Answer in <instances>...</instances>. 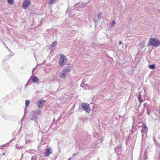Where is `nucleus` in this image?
<instances>
[{
	"label": "nucleus",
	"instance_id": "f8f14e48",
	"mask_svg": "<svg viewBox=\"0 0 160 160\" xmlns=\"http://www.w3.org/2000/svg\"><path fill=\"white\" fill-rule=\"evenodd\" d=\"M8 3L12 5L14 3V1L13 0H8Z\"/></svg>",
	"mask_w": 160,
	"mask_h": 160
},
{
	"label": "nucleus",
	"instance_id": "4468645a",
	"mask_svg": "<svg viewBox=\"0 0 160 160\" xmlns=\"http://www.w3.org/2000/svg\"><path fill=\"white\" fill-rule=\"evenodd\" d=\"M30 102L28 100H26L25 101V104L26 107H28L29 104Z\"/></svg>",
	"mask_w": 160,
	"mask_h": 160
},
{
	"label": "nucleus",
	"instance_id": "ddd939ff",
	"mask_svg": "<svg viewBox=\"0 0 160 160\" xmlns=\"http://www.w3.org/2000/svg\"><path fill=\"white\" fill-rule=\"evenodd\" d=\"M148 67L149 68L153 69L155 68V65H151L148 66Z\"/></svg>",
	"mask_w": 160,
	"mask_h": 160
},
{
	"label": "nucleus",
	"instance_id": "9d476101",
	"mask_svg": "<svg viewBox=\"0 0 160 160\" xmlns=\"http://www.w3.org/2000/svg\"><path fill=\"white\" fill-rule=\"evenodd\" d=\"M57 0H51L49 2V5H51L55 3Z\"/></svg>",
	"mask_w": 160,
	"mask_h": 160
},
{
	"label": "nucleus",
	"instance_id": "0eeeda50",
	"mask_svg": "<svg viewBox=\"0 0 160 160\" xmlns=\"http://www.w3.org/2000/svg\"><path fill=\"white\" fill-rule=\"evenodd\" d=\"M52 153V150L50 148H48L44 153V155L46 157H48L49 155Z\"/></svg>",
	"mask_w": 160,
	"mask_h": 160
},
{
	"label": "nucleus",
	"instance_id": "f03ea898",
	"mask_svg": "<svg viewBox=\"0 0 160 160\" xmlns=\"http://www.w3.org/2000/svg\"><path fill=\"white\" fill-rule=\"evenodd\" d=\"M81 108L83 110L88 113H90L91 112L90 106L88 104L82 103L81 104Z\"/></svg>",
	"mask_w": 160,
	"mask_h": 160
},
{
	"label": "nucleus",
	"instance_id": "7ed1b4c3",
	"mask_svg": "<svg viewBox=\"0 0 160 160\" xmlns=\"http://www.w3.org/2000/svg\"><path fill=\"white\" fill-rule=\"evenodd\" d=\"M31 3L30 0H25L23 2L22 7L25 9H27L30 5Z\"/></svg>",
	"mask_w": 160,
	"mask_h": 160
},
{
	"label": "nucleus",
	"instance_id": "1a4fd4ad",
	"mask_svg": "<svg viewBox=\"0 0 160 160\" xmlns=\"http://www.w3.org/2000/svg\"><path fill=\"white\" fill-rule=\"evenodd\" d=\"M32 81L34 82H39V79L36 76H33L32 77Z\"/></svg>",
	"mask_w": 160,
	"mask_h": 160
},
{
	"label": "nucleus",
	"instance_id": "39448f33",
	"mask_svg": "<svg viewBox=\"0 0 160 160\" xmlns=\"http://www.w3.org/2000/svg\"><path fill=\"white\" fill-rule=\"evenodd\" d=\"M45 102V100L42 99H40L38 100L37 103V105L38 108H42L43 107L44 104Z\"/></svg>",
	"mask_w": 160,
	"mask_h": 160
},
{
	"label": "nucleus",
	"instance_id": "9b49d317",
	"mask_svg": "<svg viewBox=\"0 0 160 160\" xmlns=\"http://www.w3.org/2000/svg\"><path fill=\"white\" fill-rule=\"evenodd\" d=\"M138 100L141 103L143 102V100L140 94L138 96Z\"/></svg>",
	"mask_w": 160,
	"mask_h": 160
},
{
	"label": "nucleus",
	"instance_id": "423d86ee",
	"mask_svg": "<svg viewBox=\"0 0 160 160\" xmlns=\"http://www.w3.org/2000/svg\"><path fill=\"white\" fill-rule=\"evenodd\" d=\"M71 71V68H68L63 70L61 76V78H65V76L68 74V72H70Z\"/></svg>",
	"mask_w": 160,
	"mask_h": 160
},
{
	"label": "nucleus",
	"instance_id": "f257e3e1",
	"mask_svg": "<svg viewBox=\"0 0 160 160\" xmlns=\"http://www.w3.org/2000/svg\"><path fill=\"white\" fill-rule=\"evenodd\" d=\"M148 44L153 47H157L160 45V42L155 38H151L149 39Z\"/></svg>",
	"mask_w": 160,
	"mask_h": 160
},
{
	"label": "nucleus",
	"instance_id": "6ab92c4d",
	"mask_svg": "<svg viewBox=\"0 0 160 160\" xmlns=\"http://www.w3.org/2000/svg\"><path fill=\"white\" fill-rule=\"evenodd\" d=\"M5 152H3V153H2V155H5Z\"/></svg>",
	"mask_w": 160,
	"mask_h": 160
},
{
	"label": "nucleus",
	"instance_id": "2eb2a0df",
	"mask_svg": "<svg viewBox=\"0 0 160 160\" xmlns=\"http://www.w3.org/2000/svg\"><path fill=\"white\" fill-rule=\"evenodd\" d=\"M116 24V22L115 21H113L112 22V23H111V27H112L113 26L115 25Z\"/></svg>",
	"mask_w": 160,
	"mask_h": 160
},
{
	"label": "nucleus",
	"instance_id": "aec40b11",
	"mask_svg": "<svg viewBox=\"0 0 160 160\" xmlns=\"http://www.w3.org/2000/svg\"><path fill=\"white\" fill-rule=\"evenodd\" d=\"M59 62L60 63V60L59 61Z\"/></svg>",
	"mask_w": 160,
	"mask_h": 160
},
{
	"label": "nucleus",
	"instance_id": "6e6552de",
	"mask_svg": "<svg viewBox=\"0 0 160 160\" xmlns=\"http://www.w3.org/2000/svg\"><path fill=\"white\" fill-rule=\"evenodd\" d=\"M142 126L143 128L141 132L142 133H146L148 130V128L147 127L146 124L145 123H144V122H143L142 123Z\"/></svg>",
	"mask_w": 160,
	"mask_h": 160
},
{
	"label": "nucleus",
	"instance_id": "f3484780",
	"mask_svg": "<svg viewBox=\"0 0 160 160\" xmlns=\"http://www.w3.org/2000/svg\"><path fill=\"white\" fill-rule=\"evenodd\" d=\"M101 14V13H99V14L98 15V18L99 19H100Z\"/></svg>",
	"mask_w": 160,
	"mask_h": 160
},
{
	"label": "nucleus",
	"instance_id": "dca6fc26",
	"mask_svg": "<svg viewBox=\"0 0 160 160\" xmlns=\"http://www.w3.org/2000/svg\"><path fill=\"white\" fill-rule=\"evenodd\" d=\"M57 44V42H53V43L52 44V47H54L56 46Z\"/></svg>",
	"mask_w": 160,
	"mask_h": 160
},
{
	"label": "nucleus",
	"instance_id": "a211bd4d",
	"mask_svg": "<svg viewBox=\"0 0 160 160\" xmlns=\"http://www.w3.org/2000/svg\"><path fill=\"white\" fill-rule=\"evenodd\" d=\"M122 42L121 41H120L119 42V44H122Z\"/></svg>",
	"mask_w": 160,
	"mask_h": 160
},
{
	"label": "nucleus",
	"instance_id": "20e7f679",
	"mask_svg": "<svg viewBox=\"0 0 160 160\" xmlns=\"http://www.w3.org/2000/svg\"><path fill=\"white\" fill-rule=\"evenodd\" d=\"M68 59L66 57L62 55L61 56V66L65 65Z\"/></svg>",
	"mask_w": 160,
	"mask_h": 160
}]
</instances>
